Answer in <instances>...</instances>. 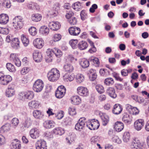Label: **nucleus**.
Wrapping results in <instances>:
<instances>
[{
    "label": "nucleus",
    "mask_w": 149,
    "mask_h": 149,
    "mask_svg": "<svg viewBox=\"0 0 149 149\" xmlns=\"http://www.w3.org/2000/svg\"><path fill=\"white\" fill-rule=\"evenodd\" d=\"M106 93L112 98H115L117 96L115 89L113 87H108L106 90Z\"/></svg>",
    "instance_id": "obj_20"
},
{
    "label": "nucleus",
    "mask_w": 149,
    "mask_h": 149,
    "mask_svg": "<svg viewBox=\"0 0 149 149\" xmlns=\"http://www.w3.org/2000/svg\"><path fill=\"white\" fill-rule=\"evenodd\" d=\"M9 32L8 29L0 27V33L3 34H8Z\"/></svg>",
    "instance_id": "obj_55"
},
{
    "label": "nucleus",
    "mask_w": 149,
    "mask_h": 149,
    "mask_svg": "<svg viewBox=\"0 0 149 149\" xmlns=\"http://www.w3.org/2000/svg\"><path fill=\"white\" fill-rule=\"evenodd\" d=\"M59 71L56 68L52 69L47 74L48 80L51 82H55L58 80L60 77Z\"/></svg>",
    "instance_id": "obj_1"
},
{
    "label": "nucleus",
    "mask_w": 149,
    "mask_h": 149,
    "mask_svg": "<svg viewBox=\"0 0 149 149\" xmlns=\"http://www.w3.org/2000/svg\"><path fill=\"white\" fill-rule=\"evenodd\" d=\"M73 8L77 11H79L81 9V7L80 3L79 2L74 3L72 6Z\"/></svg>",
    "instance_id": "obj_52"
},
{
    "label": "nucleus",
    "mask_w": 149,
    "mask_h": 149,
    "mask_svg": "<svg viewBox=\"0 0 149 149\" xmlns=\"http://www.w3.org/2000/svg\"><path fill=\"white\" fill-rule=\"evenodd\" d=\"M61 26V25L58 22H50L49 24V27L52 30L56 31L59 29Z\"/></svg>",
    "instance_id": "obj_17"
},
{
    "label": "nucleus",
    "mask_w": 149,
    "mask_h": 149,
    "mask_svg": "<svg viewBox=\"0 0 149 149\" xmlns=\"http://www.w3.org/2000/svg\"><path fill=\"white\" fill-rule=\"evenodd\" d=\"M54 54V49L49 48L47 49L46 55L52 56Z\"/></svg>",
    "instance_id": "obj_61"
},
{
    "label": "nucleus",
    "mask_w": 149,
    "mask_h": 149,
    "mask_svg": "<svg viewBox=\"0 0 149 149\" xmlns=\"http://www.w3.org/2000/svg\"><path fill=\"white\" fill-rule=\"evenodd\" d=\"M122 139L124 142L127 143L129 142L131 139V135L130 132L127 131L124 132Z\"/></svg>",
    "instance_id": "obj_29"
},
{
    "label": "nucleus",
    "mask_w": 149,
    "mask_h": 149,
    "mask_svg": "<svg viewBox=\"0 0 149 149\" xmlns=\"http://www.w3.org/2000/svg\"><path fill=\"white\" fill-rule=\"evenodd\" d=\"M6 95L8 97H10L15 95V90L13 87H8L6 90Z\"/></svg>",
    "instance_id": "obj_31"
},
{
    "label": "nucleus",
    "mask_w": 149,
    "mask_h": 149,
    "mask_svg": "<svg viewBox=\"0 0 149 149\" xmlns=\"http://www.w3.org/2000/svg\"><path fill=\"white\" fill-rule=\"evenodd\" d=\"M105 84L107 86L112 85L114 83V81L113 79L111 77L106 79L104 80Z\"/></svg>",
    "instance_id": "obj_46"
},
{
    "label": "nucleus",
    "mask_w": 149,
    "mask_h": 149,
    "mask_svg": "<svg viewBox=\"0 0 149 149\" xmlns=\"http://www.w3.org/2000/svg\"><path fill=\"white\" fill-rule=\"evenodd\" d=\"M40 32L45 35H47L49 32V29L45 26H43L41 27L39 29Z\"/></svg>",
    "instance_id": "obj_37"
},
{
    "label": "nucleus",
    "mask_w": 149,
    "mask_h": 149,
    "mask_svg": "<svg viewBox=\"0 0 149 149\" xmlns=\"http://www.w3.org/2000/svg\"><path fill=\"white\" fill-rule=\"evenodd\" d=\"M63 69L65 72L70 73L73 72L74 70V67L72 65L67 63L63 65Z\"/></svg>",
    "instance_id": "obj_28"
},
{
    "label": "nucleus",
    "mask_w": 149,
    "mask_h": 149,
    "mask_svg": "<svg viewBox=\"0 0 149 149\" xmlns=\"http://www.w3.org/2000/svg\"><path fill=\"white\" fill-rule=\"evenodd\" d=\"M81 17V19L84 20L87 18V14L84 10H82L80 14Z\"/></svg>",
    "instance_id": "obj_62"
},
{
    "label": "nucleus",
    "mask_w": 149,
    "mask_h": 149,
    "mask_svg": "<svg viewBox=\"0 0 149 149\" xmlns=\"http://www.w3.org/2000/svg\"><path fill=\"white\" fill-rule=\"evenodd\" d=\"M12 79V77L9 75H4L1 78L0 82L3 85H6Z\"/></svg>",
    "instance_id": "obj_15"
},
{
    "label": "nucleus",
    "mask_w": 149,
    "mask_h": 149,
    "mask_svg": "<svg viewBox=\"0 0 149 149\" xmlns=\"http://www.w3.org/2000/svg\"><path fill=\"white\" fill-rule=\"evenodd\" d=\"M44 42L43 40L40 38H37L33 42L34 46L36 48L40 49L44 46Z\"/></svg>",
    "instance_id": "obj_14"
},
{
    "label": "nucleus",
    "mask_w": 149,
    "mask_h": 149,
    "mask_svg": "<svg viewBox=\"0 0 149 149\" xmlns=\"http://www.w3.org/2000/svg\"><path fill=\"white\" fill-rule=\"evenodd\" d=\"M68 112L72 116L75 115L76 113L75 108L73 107H70L68 109Z\"/></svg>",
    "instance_id": "obj_56"
},
{
    "label": "nucleus",
    "mask_w": 149,
    "mask_h": 149,
    "mask_svg": "<svg viewBox=\"0 0 149 149\" xmlns=\"http://www.w3.org/2000/svg\"><path fill=\"white\" fill-rule=\"evenodd\" d=\"M144 125V121L143 119H138L134 122V128L136 130L139 131L142 128Z\"/></svg>",
    "instance_id": "obj_10"
},
{
    "label": "nucleus",
    "mask_w": 149,
    "mask_h": 149,
    "mask_svg": "<svg viewBox=\"0 0 149 149\" xmlns=\"http://www.w3.org/2000/svg\"><path fill=\"white\" fill-rule=\"evenodd\" d=\"M113 141L118 144H120L121 143V139L118 136H115L113 137Z\"/></svg>",
    "instance_id": "obj_60"
},
{
    "label": "nucleus",
    "mask_w": 149,
    "mask_h": 149,
    "mask_svg": "<svg viewBox=\"0 0 149 149\" xmlns=\"http://www.w3.org/2000/svg\"><path fill=\"white\" fill-rule=\"evenodd\" d=\"M33 57L34 61L37 62H40L42 58V53L38 51H35L33 53Z\"/></svg>",
    "instance_id": "obj_19"
},
{
    "label": "nucleus",
    "mask_w": 149,
    "mask_h": 149,
    "mask_svg": "<svg viewBox=\"0 0 149 149\" xmlns=\"http://www.w3.org/2000/svg\"><path fill=\"white\" fill-rule=\"evenodd\" d=\"M53 132L56 135H61L63 134L65 132L64 129L59 127H56L53 129Z\"/></svg>",
    "instance_id": "obj_34"
},
{
    "label": "nucleus",
    "mask_w": 149,
    "mask_h": 149,
    "mask_svg": "<svg viewBox=\"0 0 149 149\" xmlns=\"http://www.w3.org/2000/svg\"><path fill=\"white\" fill-rule=\"evenodd\" d=\"M114 127L116 131L118 132H120L123 129L124 125L121 122L118 121L115 123Z\"/></svg>",
    "instance_id": "obj_24"
},
{
    "label": "nucleus",
    "mask_w": 149,
    "mask_h": 149,
    "mask_svg": "<svg viewBox=\"0 0 149 149\" xmlns=\"http://www.w3.org/2000/svg\"><path fill=\"white\" fill-rule=\"evenodd\" d=\"M95 88L98 93H102L104 92V89L102 86L101 85H97L95 86Z\"/></svg>",
    "instance_id": "obj_53"
},
{
    "label": "nucleus",
    "mask_w": 149,
    "mask_h": 149,
    "mask_svg": "<svg viewBox=\"0 0 149 149\" xmlns=\"http://www.w3.org/2000/svg\"><path fill=\"white\" fill-rule=\"evenodd\" d=\"M70 100L71 103L74 105L79 104L81 101L80 98L77 95L73 96L71 98Z\"/></svg>",
    "instance_id": "obj_33"
},
{
    "label": "nucleus",
    "mask_w": 149,
    "mask_h": 149,
    "mask_svg": "<svg viewBox=\"0 0 149 149\" xmlns=\"http://www.w3.org/2000/svg\"><path fill=\"white\" fill-rule=\"evenodd\" d=\"M69 43L73 49L78 47V40L77 39H72L69 42Z\"/></svg>",
    "instance_id": "obj_44"
},
{
    "label": "nucleus",
    "mask_w": 149,
    "mask_h": 149,
    "mask_svg": "<svg viewBox=\"0 0 149 149\" xmlns=\"http://www.w3.org/2000/svg\"><path fill=\"white\" fill-rule=\"evenodd\" d=\"M90 61L91 62L94 63L96 67H98L99 66L100 62L99 59L95 57H92Z\"/></svg>",
    "instance_id": "obj_51"
},
{
    "label": "nucleus",
    "mask_w": 149,
    "mask_h": 149,
    "mask_svg": "<svg viewBox=\"0 0 149 149\" xmlns=\"http://www.w3.org/2000/svg\"><path fill=\"white\" fill-rule=\"evenodd\" d=\"M97 8V6L96 4H93L89 9L90 12L91 13H94L95 11V10Z\"/></svg>",
    "instance_id": "obj_63"
},
{
    "label": "nucleus",
    "mask_w": 149,
    "mask_h": 149,
    "mask_svg": "<svg viewBox=\"0 0 149 149\" xmlns=\"http://www.w3.org/2000/svg\"><path fill=\"white\" fill-rule=\"evenodd\" d=\"M132 118L131 116H130L126 113H124L123 114L122 120L125 123L129 125L132 123Z\"/></svg>",
    "instance_id": "obj_18"
},
{
    "label": "nucleus",
    "mask_w": 149,
    "mask_h": 149,
    "mask_svg": "<svg viewBox=\"0 0 149 149\" xmlns=\"http://www.w3.org/2000/svg\"><path fill=\"white\" fill-rule=\"evenodd\" d=\"M13 24L15 29H20L23 26V19L19 16L16 17L13 19Z\"/></svg>",
    "instance_id": "obj_6"
},
{
    "label": "nucleus",
    "mask_w": 149,
    "mask_h": 149,
    "mask_svg": "<svg viewBox=\"0 0 149 149\" xmlns=\"http://www.w3.org/2000/svg\"><path fill=\"white\" fill-rule=\"evenodd\" d=\"M80 29L78 27H71L68 29V31L70 35L73 36H77L80 32Z\"/></svg>",
    "instance_id": "obj_16"
},
{
    "label": "nucleus",
    "mask_w": 149,
    "mask_h": 149,
    "mask_svg": "<svg viewBox=\"0 0 149 149\" xmlns=\"http://www.w3.org/2000/svg\"><path fill=\"white\" fill-rule=\"evenodd\" d=\"M65 92L66 89L65 87L62 85L59 86L55 92V96L58 99L61 98L64 96Z\"/></svg>",
    "instance_id": "obj_4"
},
{
    "label": "nucleus",
    "mask_w": 149,
    "mask_h": 149,
    "mask_svg": "<svg viewBox=\"0 0 149 149\" xmlns=\"http://www.w3.org/2000/svg\"><path fill=\"white\" fill-rule=\"evenodd\" d=\"M6 67L7 69L10 72H15L16 71L14 65L10 63H7Z\"/></svg>",
    "instance_id": "obj_48"
},
{
    "label": "nucleus",
    "mask_w": 149,
    "mask_h": 149,
    "mask_svg": "<svg viewBox=\"0 0 149 149\" xmlns=\"http://www.w3.org/2000/svg\"><path fill=\"white\" fill-rule=\"evenodd\" d=\"M80 65L83 68H86L89 66V61L86 59H82L80 62Z\"/></svg>",
    "instance_id": "obj_43"
},
{
    "label": "nucleus",
    "mask_w": 149,
    "mask_h": 149,
    "mask_svg": "<svg viewBox=\"0 0 149 149\" xmlns=\"http://www.w3.org/2000/svg\"><path fill=\"white\" fill-rule=\"evenodd\" d=\"M61 38V35L58 33L55 34L53 36V41L54 42H57L60 40Z\"/></svg>",
    "instance_id": "obj_57"
},
{
    "label": "nucleus",
    "mask_w": 149,
    "mask_h": 149,
    "mask_svg": "<svg viewBox=\"0 0 149 149\" xmlns=\"http://www.w3.org/2000/svg\"><path fill=\"white\" fill-rule=\"evenodd\" d=\"M21 38L24 45L25 47L27 46L29 44V40L26 35L24 34H22L21 36Z\"/></svg>",
    "instance_id": "obj_42"
},
{
    "label": "nucleus",
    "mask_w": 149,
    "mask_h": 149,
    "mask_svg": "<svg viewBox=\"0 0 149 149\" xmlns=\"http://www.w3.org/2000/svg\"><path fill=\"white\" fill-rule=\"evenodd\" d=\"M59 10V3L57 2L55 3L53 5L50 14L54 16H56L58 14Z\"/></svg>",
    "instance_id": "obj_12"
},
{
    "label": "nucleus",
    "mask_w": 149,
    "mask_h": 149,
    "mask_svg": "<svg viewBox=\"0 0 149 149\" xmlns=\"http://www.w3.org/2000/svg\"><path fill=\"white\" fill-rule=\"evenodd\" d=\"M42 18L41 15L38 13H35L32 14L31 16V19L34 22H38L40 21Z\"/></svg>",
    "instance_id": "obj_36"
},
{
    "label": "nucleus",
    "mask_w": 149,
    "mask_h": 149,
    "mask_svg": "<svg viewBox=\"0 0 149 149\" xmlns=\"http://www.w3.org/2000/svg\"><path fill=\"white\" fill-rule=\"evenodd\" d=\"M12 45L14 48H18L19 47V42L17 38H13L12 40Z\"/></svg>",
    "instance_id": "obj_45"
},
{
    "label": "nucleus",
    "mask_w": 149,
    "mask_h": 149,
    "mask_svg": "<svg viewBox=\"0 0 149 149\" xmlns=\"http://www.w3.org/2000/svg\"><path fill=\"white\" fill-rule=\"evenodd\" d=\"M55 124L54 122L51 120L46 121L43 123L44 127L46 128H50L53 127Z\"/></svg>",
    "instance_id": "obj_38"
},
{
    "label": "nucleus",
    "mask_w": 149,
    "mask_h": 149,
    "mask_svg": "<svg viewBox=\"0 0 149 149\" xmlns=\"http://www.w3.org/2000/svg\"><path fill=\"white\" fill-rule=\"evenodd\" d=\"M54 54L56 57L59 58L62 56L63 53L60 50L56 48H54Z\"/></svg>",
    "instance_id": "obj_50"
},
{
    "label": "nucleus",
    "mask_w": 149,
    "mask_h": 149,
    "mask_svg": "<svg viewBox=\"0 0 149 149\" xmlns=\"http://www.w3.org/2000/svg\"><path fill=\"white\" fill-rule=\"evenodd\" d=\"M77 92L79 95L82 96H87L89 94L88 90L86 87L83 86L78 87Z\"/></svg>",
    "instance_id": "obj_9"
},
{
    "label": "nucleus",
    "mask_w": 149,
    "mask_h": 149,
    "mask_svg": "<svg viewBox=\"0 0 149 149\" xmlns=\"http://www.w3.org/2000/svg\"><path fill=\"white\" fill-rule=\"evenodd\" d=\"M70 23L71 25H74L76 24L77 22L76 19L75 17H72L69 20Z\"/></svg>",
    "instance_id": "obj_64"
},
{
    "label": "nucleus",
    "mask_w": 149,
    "mask_h": 149,
    "mask_svg": "<svg viewBox=\"0 0 149 149\" xmlns=\"http://www.w3.org/2000/svg\"><path fill=\"white\" fill-rule=\"evenodd\" d=\"M29 71V68L27 67H24L22 68L20 71L22 74L24 75L28 73Z\"/></svg>",
    "instance_id": "obj_58"
},
{
    "label": "nucleus",
    "mask_w": 149,
    "mask_h": 149,
    "mask_svg": "<svg viewBox=\"0 0 149 149\" xmlns=\"http://www.w3.org/2000/svg\"><path fill=\"white\" fill-rule=\"evenodd\" d=\"M40 132L36 128H32L30 131L29 135L30 137L33 139H36L40 135Z\"/></svg>",
    "instance_id": "obj_13"
},
{
    "label": "nucleus",
    "mask_w": 149,
    "mask_h": 149,
    "mask_svg": "<svg viewBox=\"0 0 149 149\" xmlns=\"http://www.w3.org/2000/svg\"><path fill=\"white\" fill-rule=\"evenodd\" d=\"M33 116L36 118L41 119L44 116V114L41 111L38 110H35L33 112Z\"/></svg>",
    "instance_id": "obj_30"
},
{
    "label": "nucleus",
    "mask_w": 149,
    "mask_h": 149,
    "mask_svg": "<svg viewBox=\"0 0 149 149\" xmlns=\"http://www.w3.org/2000/svg\"><path fill=\"white\" fill-rule=\"evenodd\" d=\"M29 32L32 36H35L37 33V29L36 28L34 27H31L29 29Z\"/></svg>",
    "instance_id": "obj_54"
},
{
    "label": "nucleus",
    "mask_w": 149,
    "mask_h": 149,
    "mask_svg": "<svg viewBox=\"0 0 149 149\" xmlns=\"http://www.w3.org/2000/svg\"><path fill=\"white\" fill-rule=\"evenodd\" d=\"M46 146V142L43 140H38L36 143L35 146L36 149H39L42 147H44Z\"/></svg>",
    "instance_id": "obj_35"
},
{
    "label": "nucleus",
    "mask_w": 149,
    "mask_h": 149,
    "mask_svg": "<svg viewBox=\"0 0 149 149\" xmlns=\"http://www.w3.org/2000/svg\"><path fill=\"white\" fill-rule=\"evenodd\" d=\"M100 138L97 136L92 137L90 139L91 143L92 145H95L99 141Z\"/></svg>",
    "instance_id": "obj_47"
},
{
    "label": "nucleus",
    "mask_w": 149,
    "mask_h": 149,
    "mask_svg": "<svg viewBox=\"0 0 149 149\" xmlns=\"http://www.w3.org/2000/svg\"><path fill=\"white\" fill-rule=\"evenodd\" d=\"M32 121L31 118L29 117H26L22 123V126L20 127V129L22 131L25 130V128L29 127L32 125Z\"/></svg>",
    "instance_id": "obj_7"
},
{
    "label": "nucleus",
    "mask_w": 149,
    "mask_h": 149,
    "mask_svg": "<svg viewBox=\"0 0 149 149\" xmlns=\"http://www.w3.org/2000/svg\"><path fill=\"white\" fill-rule=\"evenodd\" d=\"M9 21V17L8 15L5 14H2L0 15V24H5Z\"/></svg>",
    "instance_id": "obj_23"
},
{
    "label": "nucleus",
    "mask_w": 149,
    "mask_h": 149,
    "mask_svg": "<svg viewBox=\"0 0 149 149\" xmlns=\"http://www.w3.org/2000/svg\"><path fill=\"white\" fill-rule=\"evenodd\" d=\"M44 86L43 82L41 79H38L34 82L33 88L35 91L36 92H41Z\"/></svg>",
    "instance_id": "obj_3"
},
{
    "label": "nucleus",
    "mask_w": 149,
    "mask_h": 149,
    "mask_svg": "<svg viewBox=\"0 0 149 149\" xmlns=\"http://www.w3.org/2000/svg\"><path fill=\"white\" fill-rule=\"evenodd\" d=\"M34 95L33 92L27 91L19 93L18 95V97L19 100H30L33 98Z\"/></svg>",
    "instance_id": "obj_2"
},
{
    "label": "nucleus",
    "mask_w": 149,
    "mask_h": 149,
    "mask_svg": "<svg viewBox=\"0 0 149 149\" xmlns=\"http://www.w3.org/2000/svg\"><path fill=\"white\" fill-rule=\"evenodd\" d=\"M141 143V142L139 139L137 138H134L132 142L131 146L132 148L138 149Z\"/></svg>",
    "instance_id": "obj_22"
},
{
    "label": "nucleus",
    "mask_w": 149,
    "mask_h": 149,
    "mask_svg": "<svg viewBox=\"0 0 149 149\" xmlns=\"http://www.w3.org/2000/svg\"><path fill=\"white\" fill-rule=\"evenodd\" d=\"M123 110L121 106L119 104H116L113 106V112L115 114H118L120 113Z\"/></svg>",
    "instance_id": "obj_26"
},
{
    "label": "nucleus",
    "mask_w": 149,
    "mask_h": 149,
    "mask_svg": "<svg viewBox=\"0 0 149 149\" xmlns=\"http://www.w3.org/2000/svg\"><path fill=\"white\" fill-rule=\"evenodd\" d=\"M64 115V113L62 111H60L58 113L56 117L58 119H61L63 118Z\"/></svg>",
    "instance_id": "obj_59"
},
{
    "label": "nucleus",
    "mask_w": 149,
    "mask_h": 149,
    "mask_svg": "<svg viewBox=\"0 0 149 149\" xmlns=\"http://www.w3.org/2000/svg\"><path fill=\"white\" fill-rule=\"evenodd\" d=\"M40 103L37 100H32L29 102L28 106L30 109H33L38 108Z\"/></svg>",
    "instance_id": "obj_27"
},
{
    "label": "nucleus",
    "mask_w": 149,
    "mask_h": 149,
    "mask_svg": "<svg viewBox=\"0 0 149 149\" xmlns=\"http://www.w3.org/2000/svg\"><path fill=\"white\" fill-rule=\"evenodd\" d=\"M85 79L84 75L81 74H78L76 77V82L80 84L82 83Z\"/></svg>",
    "instance_id": "obj_41"
},
{
    "label": "nucleus",
    "mask_w": 149,
    "mask_h": 149,
    "mask_svg": "<svg viewBox=\"0 0 149 149\" xmlns=\"http://www.w3.org/2000/svg\"><path fill=\"white\" fill-rule=\"evenodd\" d=\"M87 42L84 40H82L78 44V48L80 50L86 49L88 47Z\"/></svg>",
    "instance_id": "obj_25"
},
{
    "label": "nucleus",
    "mask_w": 149,
    "mask_h": 149,
    "mask_svg": "<svg viewBox=\"0 0 149 149\" xmlns=\"http://www.w3.org/2000/svg\"><path fill=\"white\" fill-rule=\"evenodd\" d=\"M86 119L85 118H81L75 126V128L77 130L81 131L85 127Z\"/></svg>",
    "instance_id": "obj_8"
},
{
    "label": "nucleus",
    "mask_w": 149,
    "mask_h": 149,
    "mask_svg": "<svg viewBox=\"0 0 149 149\" xmlns=\"http://www.w3.org/2000/svg\"><path fill=\"white\" fill-rule=\"evenodd\" d=\"M75 75L73 74L65 73L63 77V81L65 82L72 81L74 79Z\"/></svg>",
    "instance_id": "obj_21"
},
{
    "label": "nucleus",
    "mask_w": 149,
    "mask_h": 149,
    "mask_svg": "<svg viewBox=\"0 0 149 149\" xmlns=\"http://www.w3.org/2000/svg\"><path fill=\"white\" fill-rule=\"evenodd\" d=\"M19 123V119L17 118H13L11 120V124L13 127L16 128Z\"/></svg>",
    "instance_id": "obj_49"
},
{
    "label": "nucleus",
    "mask_w": 149,
    "mask_h": 149,
    "mask_svg": "<svg viewBox=\"0 0 149 149\" xmlns=\"http://www.w3.org/2000/svg\"><path fill=\"white\" fill-rule=\"evenodd\" d=\"M12 149H20L21 148L20 142L19 141H15L12 143Z\"/></svg>",
    "instance_id": "obj_40"
},
{
    "label": "nucleus",
    "mask_w": 149,
    "mask_h": 149,
    "mask_svg": "<svg viewBox=\"0 0 149 149\" xmlns=\"http://www.w3.org/2000/svg\"><path fill=\"white\" fill-rule=\"evenodd\" d=\"M86 126L91 130H95L99 127L100 124L97 120L95 119L89 121L86 123Z\"/></svg>",
    "instance_id": "obj_5"
},
{
    "label": "nucleus",
    "mask_w": 149,
    "mask_h": 149,
    "mask_svg": "<svg viewBox=\"0 0 149 149\" xmlns=\"http://www.w3.org/2000/svg\"><path fill=\"white\" fill-rule=\"evenodd\" d=\"M11 125L9 123H6L3 125L0 128V132L1 133L6 132L10 130Z\"/></svg>",
    "instance_id": "obj_32"
},
{
    "label": "nucleus",
    "mask_w": 149,
    "mask_h": 149,
    "mask_svg": "<svg viewBox=\"0 0 149 149\" xmlns=\"http://www.w3.org/2000/svg\"><path fill=\"white\" fill-rule=\"evenodd\" d=\"M101 118L103 125L104 126L106 125L109 120L108 116L106 114L103 113L101 116Z\"/></svg>",
    "instance_id": "obj_39"
},
{
    "label": "nucleus",
    "mask_w": 149,
    "mask_h": 149,
    "mask_svg": "<svg viewBox=\"0 0 149 149\" xmlns=\"http://www.w3.org/2000/svg\"><path fill=\"white\" fill-rule=\"evenodd\" d=\"M10 59L11 61L13 62L15 65L18 67L21 65V62L19 59L18 56L16 54H12L10 55Z\"/></svg>",
    "instance_id": "obj_11"
}]
</instances>
